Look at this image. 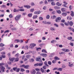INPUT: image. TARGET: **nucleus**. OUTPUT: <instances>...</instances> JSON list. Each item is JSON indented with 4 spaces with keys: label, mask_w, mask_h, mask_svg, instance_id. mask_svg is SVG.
Listing matches in <instances>:
<instances>
[{
    "label": "nucleus",
    "mask_w": 74,
    "mask_h": 74,
    "mask_svg": "<svg viewBox=\"0 0 74 74\" xmlns=\"http://www.w3.org/2000/svg\"><path fill=\"white\" fill-rule=\"evenodd\" d=\"M67 20H72V18L71 16H68L67 17Z\"/></svg>",
    "instance_id": "14"
},
{
    "label": "nucleus",
    "mask_w": 74,
    "mask_h": 74,
    "mask_svg": "<svg viewBox=\"0 0 74 74\" xmlns=\"http://www.w3.org/2000/svg\"><path fill=\"white\" fill-rule=\"evenodd\" d=\"M57 71H62V68H59L57 69Z\"/></svg>",
    "instance_id": "29"
},
{
    "label": "nucleus",
    "mask_w": 74,
    "mask_h": 74,
    "mask_svg": "<svg viewBox=\"0 0 74 74\" xmlns=\"http://www.w3.org/2000/svg\"><path fill=\"white\" fill-rule=\"evenodd\" d=\"M62 6L63 7H64L65 8H67V6L66 5L63 4Z\"/></svg>",
    "instance_id": "56"
},
{
    "label": "nucleus",
    "mask_w": 74,
    "mask_h": 74,
    "mask_svg": "<svg viewBox=\"0 0 74 74\" xmlns=\"http://www.w3.org/2000/svg\"><path fill=\"white\" fill-rule=\"evenodd\" d=\"M31 73L32 74H35L36 73V71L34 69H33L31 71Z\"/></svg>",
    "instance_id": "12"
},
{
    "label": "nucleus",
    "mask_w": 74,
    "mask_h": 74,
    "mask_svg": "<svg viewBox=\"0 0 74 74\" xmlns=\"http://www.w3.org/2000/svg\"><path fill=\"white\" fill-rule=\"evenodd\" d=\"M55 59L56 60H60V58L56 56L55 57Z\"/></svg>",
    "instance_id": "35"
},
{
    "label": "nucleus",
    "mask_w": 74,
    "mask_h": 74,
    "mask_svg": "<svg viewBox=\"0 0 74 74\" xmlns=\"http://www.w3.org/2000/svg\"><path fill=\"white\" fill-rule=\"evenodd\" d=\"M5 64L4 63H0V66H3Z\"/></svg>",
    "instance_id": "43"
},
{
    "label": "nucleus",
    "mask_w": 74,
    "mask_h": 74,
    "mask_svg": "<svg viewBox=\"0 0 74 74\" xmlns=\"http://www.w3.org/2000/svg\"><path fill=\"white\" fill-rule=\"evenodd\" d=\"M15 42L16 43H17L20 42V40H15Z\"/></svg>",
    "instance_id": "31"
},
{
    "label": "nucleus",
    "mask_w": 74,
    "mask_h": 74,
    "mask_svg": "<svg viewBox=\"0 0 74 74\" xmlns=\"http://www.w3.org/2000/svg\"><path fill=\"white\" fill-rule=\"evenodd\" d=\"M69 9H70V10H72V5H70V6H69Z\"/></svg>",
    "instance_id": "38"
},
{
    "label": "nucleus",
    "mask_w": 74,
    "mask_h": 74,
    "mask_svg": "<svg viewBox=\"0 0 74 74\" xmlns=\"http://www.w3.org/2000/svg\"><path fill=\"white\" fill-rule=\"evenodd\" d=\"M69 44L70 45H71V46H74V45L73 43H72V42H70L69 43Z\"/></svg>",
    "instance_id": "53"
},
{
    "label": "nucleus",
    "mask_w": 74,
    "mask_h": 74,
    "mask_svg": "<svg viewBox=\"0 0 74 74\" xmlns=\"http://www.w3.org/2000/svg\"><path fill=\"white\" fill-rule=\"evenodd\" d=\"M37 15H34L33 16V19H35L37 18Z\"/></svg>",
    "instance_id": "25"
},
{
    "label": "nucleus",
    "mask_w": 74,
    "mask_h": 74,
    "mask_svg": "<svg viewBox=\"0 0 74 74\" xmlns=\"http://www.w3.org/2000/svg\"><path fill=\"white\" fill-rule=\"evenodd\" d=\"M64 24L65 25L68 26L69 25V21H68L67 22H65Z\"/></svg>",
    "instance_id": "13"
},
{
    "label": "nucleus",
    "mask_w": 74,
    "mask_h": 74,
    "mask_svg": "<svg viewBox=\"0 0 74 74\" xmlns=\"http://www.w3.org/2000/svg\"><path fill=\"white\" fill-rule=\"evenodd\" d=\"M36 60L38 62H42L41 57L40 56H38L36 58Z\"/></svg>",
    "instance_id": "2"
},
{
    "label": "nucleus",
    "mask_w": 74,
    "mask_h": 74,
    "mask_svg": "<svg viewBox=\"0 0 74 74\" xmlns=\"http://www.w3.org/2000/svg\"><path fill=\"white\" fill-rule=\"evenodd\" d=\"M51 4L52 5H55V3L54 2H52L51 3Z\"/></svg>",
    "instance_id": "40"
},
{
    "label": "nucleus",
    "mask_w": 74,
    "mask_h": 74,
    "mask_svg": "<svg viewBox=\"0 0 74 74\" xmlns=\"http://www.w3.org/2000/svg\"><path fill=\"white\" fill-rule=\"evenodd\" d=\"M38 66H42V65H43V63H40L39 64L38 63Z\"/></svg>",
    "instance_id": "42"
},
{
    "label": "nucleus",
    "mask_w": 74,
    "mask_h": 74,
    "mask_svg": "<svg viewBox=\"0 0 74 74\" xmlns=\"http://www.w3.org/2000/svg\"><path fill=\"white\" fill-rule=\"evenodd\" d=\"M52 63L53 64L56 63V60H54L52 61Z\"/></svg>",
    "instance_id": "44"
},
{
    "label": "nucleus",
    "mask_w": 74,
    "mask_h": 74,
    "mask_svg": "<svg viewBox=\"0 0 74 74\" xmlns=\"http://www.w3.org/2000/svg\"><path fill=\"white\" fill-rule=\"evenodd\" d=\"M19 11V10H16L15 9V8H14V9L13 10V12H18Z\"/></svg>",
    "instance_id": "27"
},
{
    "label": "nucleus",
    "mask_w": 74,
    "mask_h": 74,
    "mask_svg": "<svg viewBox=\"0 0 74 74\" xmlns=\"http://www.w3.org/2000/svg\"><path fill=\"white\" fill-rule=\"evenodd\" d=\"M39 20H40V21H41V20H43V18H42V17H39Z\"/></svg>",
    "instance_id": "55"
},
{
    "label": "nucleus",
    "mask_w": 74,
    "mask_h": 74,
    "mask_svg": "<svg viewBox=\"0 0 74 74\" xmlns=\"http://www.w3.org/2000/svg\"><path fill=\"white\" fill-rule=\"evenodd\" d=\"M5 46V45L2 43H1L0 44V46L1 47H3Z\"/></svg>",
    "instance_id": "37"
},
{
    "label": "nucleus",
    "mask_w": 74,
    "mask_h": 74,
    "mask_svg": "<svg viewBox=\"0 0 74 74\" xmlns=\"http://www.w3.org/2000/svg\"><path fill=\"white\" fill-rule=\"evenodd\" d=\"M61 20V18L60 17H57L55 20V21L56 22H59Z\"/></svg>",
    "instance_id": "5"
},
{
    "label": "nucleus",
    "mask_w": 74,
    "mask_h": 74,
    "mask_svg": "<svg viewBox=\"0 0 74 74\" xmlns=\"http://www.w3.org/2000/svg\"><path fill=\"white\" fill-rule=\"evenodd\" d=\"M29 48L28 46L26 45L25 47L24 48V49L25 50L28 49Z\"/></svg>",
    "instance_id": "36"
},
{
    "label": "nucleus",
    "mask_w": 74,
    "mask_h": 74,
    "mask_svg": "<svg viewBox=\"0 0 74 74\" xmlns=\"http://www.w3.org/2000/svg\"><path fill=\"white\" fill-rule=\"evenodd\" d=\"M29 67V65H25L23 64L22 65V67H23L24 69H28Z\"/></svg>",
    "instance_id": "4"
},
{
    "label": "nucleus",
    "mask_w": 74,
    "mask_h": 74,
    "mask_svg": "<svg viewBox=\"0 0 74 74\" xmlns=\"http://www.w3.org/2000/svg\"><path fill=\"white\" fill-rule=\"evenodd\" d=\"M42 52L43 53H47L46 50H45V49H43L42 50Z\"/></svg>",
    "instance_id": "23"
},
{
    "label": "nucleus",
    "mask_w": 74,
    "mask_h": 74,
    "mask_svg": "<svg viewBox=\"0 0 74 74\" xmlns=\"http://www.w3.org/2000/svg\"><path fill=\"white\" fill-rule=\"evenodd\" d=\"M41 48H37V49H36V51H40L41 50Z\"/></svg>",
    "instance_id": "47"
},
{
    "label": "nucleus",
    "mask_w": 74,
    "mask_h": 74,
    "mask_svg": "<svg viewBox=\"0 0 74 74\" xmlns=\"http://www.w3.org/2000/svg\"><path fill=\"white\" fill-rule=\"evenodd\" d=\"M15 60V58H10V61L13 62L14 61V60Z\"/></svg>",
    "instance_id": "22"
},
{
    "label": "nucleus",
    "mask_w": 74,
    "mask_h": 74,
    "mask_svg": "<svg viewBox=\"0 0 74 74\" xmlns=\"http://www.w3.org/2000/svg\"><path fill=\"white\" fill-rule=\"evenodd\" d=\"M17 69V68L16 67H14L13 68V70L14 71H16Z\"/></svg>",
    "instance_id": "41"
},
{
    "label": "nucleus",
    "mask_w": 74,
    "mask_h": 74,
    "mask_svg": "<svg viewBox=\"0 0 74 74\" xmlns=\"http://www.w3.org/2000/svg\"><path fill=\"white\" fill-rule=\"evenodd\" d=\"M71 16L72 17H74V14L73 12V11H71Z\"/></svg>",
    "instance_id": "17"
},
{
    "label": "nucleus",
    "mask_w": 74,
    "mask_h": 74,
    "mask_svg": "<svg viewBox=\"0 0 74 74\" xmlns=\"http://www.w3.org/2000/svg\"><path fill=\"white\" fill-rule=\"evenodd\" d=\"M40 55L44 57H46L47 56V55L46 54L43 53H41Z\"/></svg>",
    "instance_id": "7"
},
{
    "label": "nucleus",
    "mask_w": 74,
    "mask_h": 74,
    "mask_svg": "<svg viewBox=\"0 0 74 74\" xmlns=\"http://www.w3.org/2000/svg\"><path fill=\"white\" fill-rule=\"evenodd\" d=\"M60 8V7L58 6H55L54 7V9L55 10H59Z\"/></svg>",
    "instance_id": "19"
},
{
    "label": "nucleus",
    "mask_w": 74,
    "mask_h": 74,
    "mask_svg": "<svg viewBox=\"0 0 74 74\" xmlns=\"http://www.w3.org/2000/svg\"><path fill=\"white\" fill-rule=\"evenodd\" d=\"M8 64L9 65H11V62L10 61L8 62Z\"/></svg>",
    "instance_id": "64"
},
{
    "label": "nucleus",
    "mask_w": 74,
    "mask_h": 74,
    "mask_svg": "<svg viewBox=\"0 0 74 74\" xmlns=\"http://www.w3.org/2000/svg\"><path fill=\"white\" fill-rule=\"evenodd\" d=\"M15 60L14 61V62H17L19 60V58H15Z\"/></svg>",
    "instance_id": "21"
},
{
    "label": "nucleus",
    "mask_w": 74,
    "mask_h": 74,
    "mask_svg": "<svg viewBox=\"0 0 74 74\" xmlns=\"http://www.w3.org/2000/svg\"><path fill=\"white\" fill-rule=\"evenodd\" d=\"M62 50L63 51H64L65 52H68L69 51V49H62Z\"/></svg>",
    "instance_id": "6"
},
{
    "label": "nucleus",
    "mask_w": 74,
    "mask_h": 74,
    "mask_svg": "<svg viewBox=\"0 0 74 74\" xmlns=\"http://www.w3.org/2000/svg\"><path fill=\"white\" fill-rule=\"evenodd\" d=\"M56 42V40H53L52 41H51V43H53L54 42Z\"/></svg>",
    "instance_id": "58"
},
{
    "label": "nucleus",
    "mask_w": 74,
    "mask_h": 74,
    "mask_svg": "<svg viewBox=\"0 0 74 74\" xmlns=\"http://www.w3.org/2000/svg\"><path fill=\"white\" fill-rule=\"evenodd\" d=\"M34 9H31V10H30V12H32L34 11Z\"/></svg>",
    "instance_id": "61"
},
{
    "label": "nucleus",
    "mask_w": 74,
    "mask_h": 74,
    "mask_svg": "<svg viewBox=\"0 0 74 74\" xmlns=\"http://www.w3.org/2000/svg\"><path fill=\"white\" fill-rule=\"evenodd\" d=\"M54 25L56 27H59V25H58L56 24H54Z\"/></svg>",
    "instance_id": "52"
},
{
    "label": "nucleus",
    "mask_w": 74,
    "mask_h": 74,
    "mask_svg": "<svg viewBox=\"0 0 74 74\" xmlns=\"http://www.w3.org/2000/svg\"><path fill=\"white\" fill-rule=\"evenodd\" d=\"M40 71H41V72H42V73H45V72L44 70L43 69V68H41L40 69Z\"/></svg>",
    "instance_id": "16"
},
{
    "label": "nucleus",
    "mask_w": 74,
    "mask_h": 74,
    "mask_svg": "<svg viewBox=\"0 0 74 74\" xmlns=\"http://www.w3.org/2000/svg\"><path fill=\"white\" fill-rule=\"evenodd\" d=\"M62 15L64 16H65L67 15V13L63 12L62 14Z\"/></svg>",
    "instance_id": "15"
},
{
    "label": "nucleus",
    "mask_w": 74,
    "mask_h": 74,
    "mask_svg": "<svg viewBox=\"0 0 74 74\" xmlns=\"http://www.w3.org/2000/svg\"><path fill=\"white\" fill-rule=\"evenodd\" d=\"M32 13L29 14H28V17H32Z\"/></svg>",
    "instance_id": "28"
},
{
    "label": "nucleus",
    "mask_w": 74,
    "mask_h": 74,
    "mask_svg": "<svg viewBox=\"0 0 74 74\" xmlns=\"http://www.w3.org/2000/svg\"><path fill=\"white\" fill-rule=\"evenodd\" d=\"M0 68L1 69V71L3 72H5V68L3 66H1Z\"/></svg>",
    "instance_id": "9"
},
{
    "label": "nucleus",
    "mask_w": 74,
    "mask_h": 74,
    "mask_svg": "<svg viewBox=\"0 0 74 74\" xmlns=\"http://www.w3.org/2000/svg\"><path fill=\"white\" fill-rule=\"evenodd\" d=\"M61 11L62 12H64L65 11V8H61Z\"/></svg>",
    "instance_id": "30"
},
{
    "label": "nucleus",
    "mask_w": 74,
    "mask_h": 74,
    "mask_svg": "<svg viewBox=\"0 0 74 74\" xmlns=\"http://www.w3.org/2000/svg\"><path fill=\"white\" fill-rule=\"evenodd\" d=\"M65 21L64 19L62 20H61V22L62 23H64L65 22Z\"/></svg>",
    "instance_id": "57"
},
{
    "label": "nucleus",
    "mask_w": 74,
    "mask_h": 74,
    "mask_svg": "<svg viewBox=\"0 0 74 74\" xmlns=\"http://www.w3.org/2000/svg\"><path fill=\"white\" fill-rule=\"evenodd\" d=\"M36 46V44L34 43H32L31 44H30V48L31 49H33L34 47Z\"/></svg>",
    "instance_id": "3"
},
{
    "label": "nucleus",
    "mask_w": 74,
    "mask_h": 74,
    "mask_svg": "<svg viewBox=\"0 0 74 74\" xmlns=\"http://www.w3.org/2000/svg\"><path fill=\"white\" fill-rule=\"evenodd\" d=\"M50 29L51 30L53 31L56 30V29H55V28H53V27H51L50 28Z\"/></svg>",
    "instance_id": "32"
},
{
    "label": "nucleus",
    "mask_w": 74,
    "mask_h": 74,
    "mask_svg": "<svg viewBox=\"0 0 74 74\" xmlns=\"http://www.w3.org/2000/svg\"><path fill=\"white\" fill-rule=\"evenodd\" d=\"M48 2H47V0H46L44 1V4H48Z\"/></svg>",
    "instance_id": "50"
},
{
    "label": "nucleus",
    "mask_w": 74,
    "mask_h": 74,
    "mask_svg": "<svg viewBox=\"0 0 74 74\" xmlns=\"http://www.w3.org/2000/svg\"><path fill=\"white\" fill-rule=\"evenodd\" d=\"M11 30L12 31L16 30H17V28H16L13 27V28H11Z\"/></svg>",
    "instance_id": "24"
},
{
    "label": "nucleus",
    "mask_w": 74,
    "mask_h": 74,
    "mask_svg": "<svg viewBox=\"0 0 74 74\" xmlns=\"http://www.w3.org/2000/svg\"><path fill=\"white\" fill-rule=\"evenodd\" d=\"M67 39L68 40H72V37H68Z\"/></svg>",
    "instance_id": "45"
},
{
    "label": "nucleus",
    "mask_w": 74,
    "mask_h": 74,
    "mask_svg": "<svg viewBox=\"0 0 74 74\" xmlns=\"http://www.w3.org/2000/svg\"><path fill=\"white\" fill-rule=\"evenodd\" d=\"M21 71L22 72H23L24 71H25V70H24V69H21Z\"/></svg>",
    "instance_id": "63"
},
{
    "label": "nucleus",
    "mask_w": 74,
    "mask_h": 74,
    "mask_svg": "<svg viewBox=\"0 0 74 74\" xmlns=\"http://www.w3.org/2000/svg\"><path fill=\"white\" fill-rule=\"evenodd\" d=\"M31 57V56H30L29 54H28L26 56V57L27 58L29 59V58H30Z\"/></svg>",
    "instance_id": "26"
},
{
    "label": "nucleus",
    "mask_w": 74,
    "mask_h": 74,
    "mask_svg": "<svg viewBox=\"0 0 74 74\" xmlns=\"http://www.w3.org/2000/svg\"><path fill=\"white\" fill-rule=\"evenodd\" d=\"M34 66H38V63H36V64H35L34 65Z\"/></svg>",
    "instance_id": "59"
},
{
    "label": "nucleus",
    "mask_w": 74,
    "mask_h": 74,
    "mask_svg": "<svg viewBox=\"0 0 74 74\" xmlns=\"http://www.w3.org/2000/svg\"><path fill=\"white\" fill-rule=\"evenodd\" d=\"M56 12L57 13H58L59 14H60L61 13V11L60 10H57Z\"/></svg>",
    "instance_id": "34"
},
{
    "label": "nucleus",
    "mask_w": 74,
    "mask_h": 74,
    "mask_svg": "<svg viewBox=\"0 0 74 74\" xmlns=\"http://www.w3.org/2000/svg\"><path fill=\"white\" fill-rule=\"evenodd\" d=\"M44 64H45L46 66H47V67L49 66L47 64V63L46 61H45V62H44Z\"/></svg>",
    "instance_id": "33"
},
{
    "label": "nucleus",
    "mask_w": 74,
    "mask_h": 74,
    "mask_svg": "<svg viewBox=\"0 0 74 74\" xmlns=\"http://www.w3.org/2000/svg\"><path fill=\"white\" fill-rule=\"evenodd\" d=\"M36 74H41L40 72L38 71L36 73Z\"/></svg>",
    "instance_id": "60"
},
{
    "label": "nucleus",
    "mask_w": 74,
    "mask_h": 74,
    "mask_svg": "<svg viewBox=\"0 0 74 74\" xmlns=\"http://www.w3.org/2000/svg\"><path fill=\"white\" fill-rule=\"evenodd\" d=\"M40 11H35L34 12V13L36 15H38V14H39L40 13Z\"/></svg>",
    "instance_id": "8"
},
{
    "label": "nucleus",
    "mask_w": 74,
    "mask_h": 74,
    "mask_svg": "<svg viewBox=\"0 0 74 74\" xmlns=\"http://www.w3.org/2000/svg\"><path fill=\"white\" fill-rule=\"evenodd\" d=\"M56 5L58 6H61L62 5V3L57 2L56 3Z\"/></svg>",
    "instance_id": "10"
},
{
    "label": "nucleus",
    "mask_w": 74,
    "mask_h": 74,
    "mask_svg": "<svg viewBox=\"0 0 74 74\" xmlns=\"http://www.w3.org/2000/svg\"><path fill=\"white\" fill-rule=\"evenodd\" d=\"M1 57L3 58H5L6 57V56L4 55H2Z\"/></svg>",
    "instance_id": "54"
},
{
    "label": "nucleus",
    "mask_w": 74,
    "mask_h": 74,
    "mask_svg": "<svg viewBox=\"0 0 74 74\" xmlns=\"http://www.w3.org/2000/svg\"><path fill=\"white\" fill-rule=\"evenodd\" d=\"M46 18L47 19H49V18H50V16L49 15H47V17H46Z\"/></svg>",
    "instance_id": "49"
},
{
    "label": "nucleus",
    "mask_w": 74,
    "mask_h": 74,
    "mask_svg": "<svg viewBox=\"0 0 74 74\" xmlns=\"http://www.w3.org/2000/svg\"><path fill=\"white\" fill-rule=\"evenodd\" d=\"M15 56H16L17 58H18L19 57V54L18 53H17L16 55H15Z\"/></svg>",
    "instance_id": "39"
},
{
    "label": "nucleus",
    "mask_w": 74,
    "mask_h": 74,
    "mask_svg": "<svg viewBox=\"0 0 74 74\" xmlns=\"http://www.w3.org/2000/svg\"><path fill=\"white\" fill-rule=\"evenodd\" d=\"M24 7L27 8V9H29L31 8V6L28 5H24Z\"/></svg>",
    "instance_id": "11"
},
{
    "label": "nucleus",
    "mask_w": 74,
    "mask_h": 74,
    "mask_svg": "<svg viewBox=\"0 0 74 74\" xmlns=\"http://www.w3.org/2000/svg\"><path fill=\"white\" fill-rule=\"evenodd\" d=\"M1 8H6V6L5 5H3L1 6Z\"/></svg>",
    "instance_id": "48"
},
{
    "label": "nucleus",
    "mask_w": 74,
    "mask_h": 74,
    "mask_svg": "<svg viewBox=\"0 0 74 74\" xmlns=\"http://www.w3.org/2000/svg\"><path fill=\"white\" fill-rule=\"evenodd\" d=\"M48 64L50 65H51V61H49L48 62Z\"/></svg>",
    "instance_id": "46"
},
{
    "label": "nucleus",
    "mask_w": 74,
    "mask_h": 74,
    "mask_svg": "<svg viewBox=\"0 0 74 74\" xmlns=\"http://www.w3.org/2000/svg\"><path fill=\"white\" fill-rule=\"evenodd\" d=\"M66 67V66L64 65H63L62 66V68L63 69L65 68Z\"/></svg>",
    "instance_id": "62"
},
{
    "label": "nucleus",
    "mask_w": 74,
    "mask_h": 74,
    "mask_svg": "<svg viewBox=\"0 0 74 74\" xmlns=\"http://www.w3.org/2000/svg\"><path fill=\"white\" fill-rule=\"evenodd\" d=\"M69 25L71 26H72L73 25V23L72 21H70L69 22Z\"/></svg>",
    "instance_id": "20"
},
{
    "label": "nucleus",
    "mask_w": 74,
    "mask_h": 74,
    "mask_svg": "<svg viewBox=\"0 0 74 74\" xmlns=\"http://www.w3.org/2000/svg\"><path fill=\"white\" fill-rule=\"evenodd\" d=\"M21 14L17 15L16 17H15V20L16 21L18 22L20 18H21Z\"/></svg>",
    "instance_id": "1"
},
{
    "label": "nucleus",
    "mask_w": 74,
    "mask_h": 74,
    "mask_svg": "<svg viewBox=\"0 0 74 74\" xmlns=\"http://www.w3.org/2000/svg\"><path fill=\"white\" fill-rule=\"evenodd\" d=\"M56 18V16L55 15H53V16H51V18L52 19H54Z\"/></svg>",
    "instance_id": "18"
},
{
    "label": "nucleus",
    "mask_w": 74,
    "mask_h": 74,
    "mask_svg": "<svg viewBox=\"0 0 74 74\" xmlns=\"http://www.w3.org/2000/svg\"><path fill=\"white\" fill-rule=\"evenodd\" d=\"M19 71H20V69L19 68H18V69H16V72H18Z\"/></svg>",
    "instance_id": "51"
}]
</instances>
